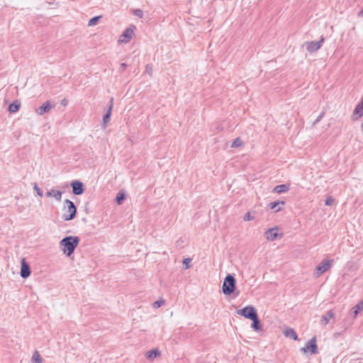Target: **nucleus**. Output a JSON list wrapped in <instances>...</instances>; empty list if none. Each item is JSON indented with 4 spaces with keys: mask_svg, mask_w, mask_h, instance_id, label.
Here are the masks:
<instances>
[{
    "mask_svg": "<svg viewBox=\"0 0 363 363\" xmlns=\"http://www.w3.org/2000/svg\"><path fill=\"white\" fill-rule=\"evenodd\" d=\"M80 239L77 236H67L64 238L60 242V245L62 251L70 256L79 245Z\"/></svg>",
    "mask_w": 363,
    "mask_h": 363,
    "instance_id": "nucleus-1",
    "label": "nucleus"
},
{
    "mask_svg": "<svg viewBox=\"0 0 363 363\" xmlns=\"http://www.w3.org/2000/svg\"><path fill=\"white\" fill-rule=\"evenodd\" d=\"M77 214V208L74 203L69 200L65 201V213H63L62 218L65 220H71L74 219Z\"/></svg>",
    "mask_w": 363,
    "mask_h": 363,
    "instance_id": "nucleus-2",
    "label": "nucleus"
},
{
    "mask_svg": "<svg viewBox=\"0 0 363 363\" xmlns=\"http://www.w3.org/2000/svg\"><path fill=\"white\" fill-rule=\"evenodd\" d=\"M236 281L232 274H228L223 281L222 291L225 295H230L235 289Z\"/></svg>",
    "mask_w": 363,
    "mask_h": 363,
    "instance_id": "nucleus-3",
    "label": "nucleus"
},
{
    "mask_svg": "<svg viewBox=\"0 0 363 363\" xmlns=\"http://www.w3.org/2000/svg\"><path fill=\"white\" fill-rule=\"evenodd\" d=\"M237 313L247 319H253L257 315L256 309L252 306H247L242 309L237 311Z\"/></svg>",
    "mask_w": 363,
    "mask_h": 363,
    "instance_id": "nucleus-4",
    "label": "nucleus"
},
{
    "mask_svg": "<svg viewBox=\"0 0 363 363\" xmlns=\"http://www.w3.org/2000/svg\"><path fill=\"white\" fill-rule=\"evenodd\" d=\"M324 42V38L322 36L319 41H308L304 43V46L310 53L314 52L319 50Z\"/></svg>",
    "mask_w": 363,
    "mask_h": 363,
    "instance_id": "nucleus-5",
    "label": "nucleus"
},
{
    "mask_svg": "<svg viewBox=\"0 0 363 363\" xmlns=\"http://www.w3.org/2000/svg\"><path fill=\"white\" fill-rule=\"evenodd\" d=\"M333 263V259H323L317 267H316V275L319 277L320 274H323L326 271H328L332 264Z\"/></svg>",
    "mask_w": 363,
    "mask_h": 363,
    "instance_id": "nucleus-6",
    "label": "nucleus"
},
{
    "mask_svg": "<svg viewBox=\"0 0 363 363\" xmlns=\"http://www.w3.org/2000/svg\"><path fill=\"white\" fill-rule=\"evenodd\" d=\"M70 186L72 188V193L74 195H81L84 192V184L79 180H74L71 182Z\"/></svg>",
    "mask_w": 363,
    "mask_h": 363,
    "instance_id": "nucleus-7",
    "label": "nucleus"
},
{
    "mask_svg": "<svg viewBox=\"0 0 363 363\" xmlns=\"http://www.w3.org/2000/svg\"><path fill=\"white\" fill-rule=\"evenodd\" d=\"M302 351L306 352L307 350H310L311 354L318 353V346L316 343V338L313 337L311 338L306 345V347L301 349Z\"/></svg>",
    "mask_w": 363,
    "mask_h": 363,
    "instance_id": "nucleus-8",
    "label": "nucleus"
},
{
    "mask_svg": "<svg viewBox=\"0 0 363 363\" xmlns=\"http://www.w3.org/2000/svg\"><path fill=\"white\" fill-rule=\"evenodd\" d=\"M362 116H363V98L362 99L361 101L354 108L353 113H352V120L357 121Z\"/></svg>",
    "mask_w": 363,
    "mask_h": 363,
    "instance_id": "nucleus-9",
    "label": "nucleus"
},
{
    "mask_svg": "<svg viewBox=\"0 0 363 363\" xmlns=\"http://www.w3.org/2000/svg\"><path fill=\"white\" fill-rule=\"evenodd\" d=\"M30 269L28 264L26 263L25 259L21 260V277L22 278H28L30 275Z\"/></svg>",
    "mask_w": 363,
    "mask_h": 363,
    "instance_id": "nucleus-10",
    "label": "nucleus"
},
{
    "mask_svg": "<svg viewBox=\"0 0 363 363\" xmlns=\"http://www.w3.org/2000/svg\"><path fill=\"white\" fill-rule=\"evenodd\" d=\"M52 108V106L50 104V101H46L44 103L42 106H40L39 108H38L35 110L36 113H38L40 116H42L50 111V109Z\"/></svg>",
    "mask_w": 363,
    "mask_h": 363,
    "instance_id": "nucleus-11",
    "label": "nucleus"
},
{
    "mask_svg": "<svg viewBox=\"0 0 363 363\" xmlns=\"http://www.w3.org/2000/svg\"><path fill=\"white\" fill-rule=\"evenodd\" d=\"M133 30L130 28H126L123 33H122L121 35V38H123V39L121 40L124 43H128L130 41V40L132 38L133 35Z\"/></svg>",
    "mask_w": 363,
    "mask_h": 363,
    "instance_id": "nucleus-12",
    "label": "nucleus"
},
{
    "mask_svg": "<svg viewBox=\"0 0 363 363\" xmlns=\"http://www.w3.org/2000/svg\"><path fill=\"white\" fill-rule=\"evenodd\" d=\"M285 204L284 201H277L270 202L269 203V207L271 209H274V212H278L281 210L282 206Z\"/></svg>",
    "mask_w": 363,
    "mask_h": 363,
    "instance_id": "nucleus-13",
    "label": "nucleus"
},
{
    "mask_svg": "<svg viewBox=\"0 0 363 363\" xmlns=\"http://www.w3.org/2000/svg\"><path fill=\"white\" fill-rule=\"evenodd\" d=\"M278 236L277 228H270L266 232V238L267 240L273 241Z\"/></svg>",
    "mask_w": 363,
    "mask_h": 363,
    "instance_id": "nucleus-14",
    "label": "nucleus"
},
{
    "mask_svg": "<svg viewBox=\"0 0 363 363\" xmlns=\"http://www.w3.org/2000/svg\"><path fill=\"white\" fill-rule=\"evenodd\" d=\"M48 197H54L57 201H60L62 199V192L59 190L51 189L46 193Z\"/></svg>",
    "mask_w": 363,
    "mask_h": 363,
    "instance_id": "nucleus-15",
    "label": "nucleus"
},
{
    "mask_svg": "<svg viewBox=\"0 0 363 363\" xmlns=\"http://www.w3.org/2000/svg\"><path fill=\"white\" fill-rule=\"evenodd\" d=\"M284 335L287 337H290L294 340H298V336L295 332V330L293 328H287L284 331Z\"/></svg>",
    "mask_w": 363,
    "mask_h": 363,
    "instance_id": "nucleus-16",
    "label": "nucleus"
},
{
    "mask_svg": "<svg viewBox=\"0 0 363 363\" xmlns=\"http://www.w3.org/2000/svg\"><path fill=\"white\" fill-rule=\"evenodd\" d=\"M334 316L333 312L330 310L328 311L324 315L322 316L320 323L325 325H326L329 320L333 318Z\"/></svg>",
    "mask_w": 363,
    "mask_h": 363,
    "instance_id": "nucleus-17",
    "label": "nucleus"
},
{
    "mask_svg": "<svg viewBox=\"0 0 363 363\" xmlns=\"http://www.w3.org/2000/svg\"><path fill=\"white\" fill-rule=\"evenodd\" d=\"M289 190V187L286 184H280L274 187L273 191L277 194H281L287 192Z\"/></svg>",
    "mask_w": 363,
    "mask_h": 363,
    "instance_id": "nucleus-18",
    "label": "nucleus"
},
{
    "mask_svg": "<svg viewBox=\"0 0 363 363\" xmlns=\"http://www.w3.org/2000/svg\"><path fill=\"white\" fill-rule=\"evenodd\" d=\"M251 320L252 321L251 325L252 328L256 331L261 330L262 324L258 318V315H257L255 318L251 319Z\"/></svg>",
    "mask_w": 363,
    "mask_h": 363,
    "instance_id": "nucleus-19",
    "label": "nucleus"
},
{
    "mask_svg": "<svg viewBox=\"0 0 363 363\" xmlns=\"http://www.w3.org/2000/svg\"><path fill=\"white\" fill-rule=\"evenodd\" d=\"M160 352L157 349H155V350H150L148 351L147 353H146V357L148 359H150V360H152L153 359H155L156 357L157 356H160Z\"/></svg>",
    "mask_w": 363,
    "mask_h": 363,
    "instance_id": "nucleus-20",
    "label": "nucleus"
},
{
    "mask_svg": "<svg viewBox=\"0 0 363 363\" xmlns=\"http://www.w3.org/2000/svg\"><path fill=\"white\" fill-rule=\"evenodd\" d=\"M363 310V301H360L352 308V313L356 317Z\"/></svg>",
    "mask_w": 363,
    "mask_h": 363,
    "instance_id": "nucleus-21",
    "label": "nucleus"
},
{
    "mask_svg": "<svg viewBox=\"0 0 363 363\" xmlns=\"http://www.w3.org/2000/svg\"><path fill=\"white\" fill-rule=\"evenodd\" d=\"M20 106V103L18 101H15L9 106L8 110L11 113H15L18 111Z\"/></svg>",
    "mask_w": 363,
    "mask_h": 363,
    "instance_id": "nucleus-22",
    "label": "nucleus"
},
{
    "mask_svg": "<svg viewBox=\"0 0 363 363\" xmlns=\"http://www.w3.org/2000/svg\"><path fill=\"white\" fill-rule=\"evenodd\" d=\"M125 193H123V191H119L117 195H116V202L118 204V205H121L122 204L123 201L125 200Z\"/></svg>",
    "mask_w": 363,
    "mask_h": 363,
    "instance_id": "nucleus-23",
    "label": "nucleus"
},
{
    "mask_svg": "<svg viewBox=\"0 0 363 363\" xmlns=\"http://www.w3.org/2000/svg\"><path fill=\"white\" fill-rule=\"evenodd\" d=\"M32 361L34 363H42V358L38 351H35L32 357Z\"/></svg>",
    "mask_w": 363,
    "mask_h": 363,
    "instance_id": "nucleus-24",
    "label": "nucleus"
},
{
    "mask_svg": "<svg viewBox=\"0 0 363 363\" xmlns=\"http://www.w3.org/2000/svg\"><path fill=\"white\" fill-rule=\"evenodd\" d=\"M111 115V111L110 109H108L106 113H105V115L103 117V123L104 125H106V124L109 121Z\"/></svg>",
    "mask_w": 363,
    "mask_h": 363,
    "instance_id": "nucleus-25",
    "label": "nucleus"
},
{
    "mask_svg": "<svg viewBox=\"0 0 363 363\" xmlns=\"http://www.w3.org/2000/svg\"><path fill=\"white\" fill-rule=\"evenodd\" d=\"M242 145V142L240 138H236L232 143L231 147H239Z\"/></svg>",
    "mask_w": 363,
    "mask_h": 363,
    "instance_id": "nucleus-26",
    "label": "nucleus"
},
{
    "mask_svg": "<svg viewBox=\"0 0 363 363\" xmlns=\"http://www.w3.org/2000/svg\"><path fill=\"white\" fill-rule=\"evenodd\" d=\"M100 18H101V16H95V17L91 18L89 21L88 26H95L97 23V22Z\"/></svg>",
    "mask_w": 363,
    "mask_h": 363,
    "instance_id": "nucleus-27",
    "label": "nucleus"
},
{
    "mask_svg": "<svg viewBox=\"0 0 363 363\" xmlns=\"http://www.w3.org/2000/svg\"><path fill=\"white\" fill-rule=\"evenodd\" d=\"M33 189L36 191L37 194L40 197H43V191L38 187L37 183L33 184Z\"/></svg>",
    "mask_w": 363,
    "mask_h": 363,
    "instance_id": "nucleus-28",
    "label": "nucleus"
},
{
    "mask_svg": "<svg viewBox=\"0 0 363 363\" xmlns=\"http://www.w3.org/2000/svg\"><path fill=\"white\" fill-rule=\"evenodd\" d=\"M164 304V300L157 301L153 303L152 306L155 308H158Z\"/></svg>",
    "mask_w": 363,
    "mask_h": 363,
    "instance_id": "nucleus-29",
    "label": "nucleus"
},
{
    "mask_svg": "<svg viewBox=\"0 0 363 363\" xmlns=\"http://www.w3.org/2000/svg\"><path fill=\"white\" fill-rule=\"evenodd\" d=\"M334 200L332 197H328L325 201V204L326 206H331L333 203Z\"/></svg>",
    "mask_w": 363,
    "mask_h": 363,
    "instance_id": "nucleus-30",
    "label": "nucleus"
},
{
    "mask_svg": "<svg viewBox=\"0 0 363 363\" xmlns=\"http://www.w3.org/2000/svg\"><path fill=\"white\" fill-rule=\"evenodd\" d=\"M133 13L136 16H138L140 18H142L143 17V11L140 10V9H135L134 11H133Z\"/></svg>",
    "mask_w": 363,
    "mask_h": 363,
    "instance_id": "nucleus-31",
    "label": "nucleus"
},
{
    "mask_svg": "<svg viewBox=\"0 0 363 363\" xmlns=\"http://www.w3.org/2000/svg\"><path fill=\"white\" fill-rule=\"evenodd\" d=\"M191 262V259L190 258H185L183 260V263L186 265V269L189 268V263Z\"/></svg>",
    "mask_w": 363,
    "mask_h": 363,
    "instance_id": "nucleus-32",
    "label": "nucleus"
},
{
    "mask_svg": "<svg viewBox=\"0 0 363 363\" xmlns=\"http://www.w3.org/2000/svg\"><path fill=\"white\" fill-rule=\"evenodd\" d=\"M323 116H324V113L323 112V113H321L320 114V116H319L316 118V120L313 122V126H315V125H316V124H317V123H318L321 120V118L323 117Z\"/></svg>",
    "mask_w": 363,
    "mask_h": 363,
    "instance_id": "nucleus-33",
    "label": "nucleus"
},
{
    "mask_svg": "<svg viewBox=\"0 0 363 363\" xmlns=\"http://www.w3.org/2000/svg\"><path fill=\"white\" fill-rule=\"evenodd\" d=\"M254 218L252 216H251L250 215V212H247L245 216H244V220H252Z\"/></svg>",
    "mask_w": 363,
    "mask_h": 363,
    "instance_id": "nucleus-34",
    "label": "nucleus"
},
{
    "mask_svg": "<svg viewBox=\"0 0 363 363\" xmlns=\"http://www.w3.org/2000/svg\"><path fill=\"white\" fill-rule=\"evenodd\" d=\"M113 106V98L112 97L110 99V101L108 102V109H110L111 111H112Z\"/></svg>",
    "mask_w": 363,
    "mask_h": 363,
    "instance_id": "nucleus-35",
    "label": "nucleus"
},
{
    "mask_svg": "<svg viewBox=\"0 0 363 363\" xmlns=\"http://www.w3.org/2000/svg\"><path fill=\"white\" fill-rule=\"evenodd\" d=\"M127 67V65L124 62L121 63V65H120V71L123 72L125 69Z\"/></svg>",
    "mask_w": 363,
    "mask_h": 363,
    "instance_id": "nucleus-36",
    "label": "nucleus"
},
{
    "mask_svg": "<svg viewBox=\"0 0 363 363\" xmlns=\"http://www.w3.org/2000/svg\"><path fill=\"white\" fill-rule=\"evenodd\" d=\"M146 70L148 72L149 74H150V71L152 70V68L150 67V66L147 65H146Z\"/></svg>",
    "mask_w": 363,
    "mask_h": 363,
    "instance_id": "nucleus-37",
    "label": "nucleus"
},
{
    "mask_svg": "<svg viewBox=\"0 0 363 363\" xmlns=\"http://www.w3.org/2000/svg\"><path fill=\"white\" fill-rule=\"evenodd\" d=\"M359 15L363 17V9L359 11Z\"/></svg>",
    "mask_w": 363,
    "mask_h": 363,
    "instance_id": "nucleus-38",
    "label": "nucleus"
},
{
    "mask_svg": "<svg viewBox=\"0 0 363 363\" xmlns=\"http://www.w3.org/2000/svg\"><path fill=\"white\" fill-rule=\"evenodd\" d=\"M66 104H67L66 100L63 99L62 101V105H66Z\"/></svg>",
    "mask_w": 363,
    "mask_h": 363,
    "instance_id": "nucleus-39",
    "label": "nucleus"
}]
</instances>
